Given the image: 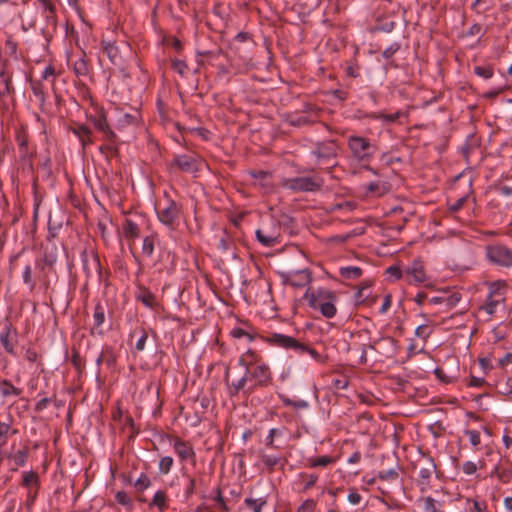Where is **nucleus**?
<instances>
[{
    "instance_id": "1",
    "label": "nucleus",
    "mask_w": 512,
    "mask_h": 512,
    "mask_svg": "<svg viewBox=\"0 0 512 512\" xmlns=\"http://www.w3.org/2000/svg\"><path fill=\"white\" fill-rule=\"evenodd\" d=\"M224 381L228 386L229 395L236 396L241 390L245 393L252 394L258 388H266L273 382L272 372L266 364H257L248 370L237 381H229V370L226 371Z\"/></svg>"
},
{
    "instance_id": "2",
    "label": "nucleus",
    "mask_w": 512,
    "mask_h": 512,
    "mask_svg": "<svg viewBox=\"0 0 512 512\" xmlns=\"http://www.w3.org/2000/svg\"><path fill=\"white\" fill-rule=\"evenodd\" d=\"M303 298L307 300L310 308L319 310L321 315L325 318L331 319L337 313L335 303L338 297L336 292L332 290L326 288H308Z\"/></svg>"
},
{
    "instance_id": "3",
    "label": "nucleus",
    "mask_w": 512,
    "mask_h": 512,
    "mask_svg": "<svg viewBox=\"0 0 512 512\" xmlns=\"http://www.w3.org/2000/svg\"><path fill=\"white\" fill-rule=\"evenodd\" d=\"M182 210V204L171 198L156 206L158 220L170 230H175L179 225Z\"/></svg>"
},
{
    "instance_id": "4",
    "label": "nucleus",
    "mask_w": 512,
    "mask_h": 512,
    "mask_svg": "<svg viewBox=\"0 0 512 512\" xmlns=\"http://www.w3.org/2000/svg\"><path fill=\"white\" fill-rule=\"evenodd\" d=\"M347 145L352 156L359 162L369 163L377 152V145L362 136H349Z\"/></svg>"
},
{
    "instance_id": "5",
    "label": "nucleus",
    "mask_w": 512,
    "mask_h": 512,
    "mask_svg": "<svg viewBox=\"0 0 512 512\" xmlns=\"http://www.w3.org/2000/svg\"><path fill=\"white\" fill-rule=\"evenodd\" d=\"M280 186L294 193L315 192L323 186V179L316 176L283 178Z\"/></svg>"
},
{
    "instance_id": "6",
    "label": "nucleus",
    "mask_w": 512,
    "mask_h": 512,
    "mask_svg": "<svg viewBox=\"0 0 512 512\" xmlns=\"http://www.w3.org/2000/svg\"><path fill=\"white\" fill-rule=\"evenodd\" d=\"M202 158L196 153L176 154L168 163L170 172L195 174L201 169Z\"/></svg>"
},
{
    "instance_id": "7",
    "label": "nucleus",
    "mask_w": 512,
    "mask_h": 512,
    "mask_svg": "<svg viewBox=\"0 0 512 512\" xmlns=\"http://www.w3.org/2000/svg\"><path fill=\"white\" fill-rule=\"evenodd\" d=\"M414 467L415 469L419 468L418 475L420 479L418 484L420 485L421 492L424 493L430 487V479L436 471L437 466L433 457L421 451V457Z\"/></svg>"
},
{
    "instance_id": "8",
    "label": "nucleus",
    "mask_w": 512,
    "mask_h": 512,
    "mask_svg": "<svg viewBox=\"0 0 512 512\" xmlns=\"http://www.w3.org/2000/svg\"><path fill=\"white\" fill-rule=\"evenodd\" d=\"M168 439L181 462L189 461L192 465L196 464V452L190 441L172 435H168Z\"/></svg>"
},
{
    "instance_id": "9",
    "label": "nucleus",
    "mask_w": 512,
    "mask_h": 512,
    "mask_svg": "<svg viewBox=\"0 0 512 512\" xmlns=\"http://www.w3.org/2000/svg\"><path fill=\"white\" fill-rule=\"evenodd\" d=\"M486 257L495 265L502 267L512 266V250L504 245H488L486 247Z\"/></svg>"
},
{
    "instance_id": "10",
    "label": "nucleus",
    "mask_w": 512,
    "mask_h": 512,
    "mask_svg": "<svg viewBox=\"0 0 512 512\" xmlns=\"http://www.w3.org/2000/svg\"><path fill=\"white\" fill-rule=\"evenodd\" d=\"M502 285L499 281L489 284V293L484 304L480 306L481 310H484L488 315L492 316L496 312L497 306L505 300L503 293L501 292Z\"/></svg>"
},
{
    "instance_id": "11",
    "label": "nucleus",
    "mask_w": 512,
    "mask_h": 512,
    "mask_svg": "<svg viewBox=\"0 0 512 512\" xmlns=\"http://www.w3.org/2000/svg\"><path fill=\"white\" fill-rule=\"evenodd\" d=\"M89 121L93 124L94 128L102 134L103 141H112L118 139L116 133L112 130L108 123L107 115L104 109H99L95 115H91Z\"/></svg>"
},
{
    "instance_id": "12",
    "label": "nucleus",
    "mask_w": 512,
    "mask_h": 512,
    "mask_svg": "<svg viewBox=\"0 0 512 512\" xmlns=\"http://www.w3.org/2000/svg\"><path fill=\"white\" fill-rule=\"evenodd\" d=\"M338 149L339 146L337 140L319 141L315 144L314 149L312 150V155H314L318 161L329 162L336 159Z\"/></svg>"
},
{
    "instance_id": "13",
    "label": "nucleus",
    "mask_w": 512,
    "mask_h": 512,
    "mask_svg": "<svg viewBox=\"0 0 512 512\" xmlns=\"http://www.w3.org/2000/svg\"><path fill=\"white\" fill-rule=\"evenodd\" d=\"M263 340L270 345L292 350L295 353H297L299 348H302L299 340L281 333H271L270 335L263 337Z\"/></svg>"
},
{
    "instance_id": "14",
    "label": "nucleus",
    "mask_w": 512,
    "mask_h": 512,
    "mask_svg": "<svg viewBox=\"0 0 512 512\" xmlns=\"http://www.w3.org/2000/svg\"><path fill=\"white\" fill-rule=\"evenodd\" d=\"M386 358H394L398 353V341L391 336L381 337L369 346Z\"/></svg>"
},
{
    "instance_id": "15",
    "label": "nucleus",
    "mask_w": 512,
    "mask_h": 512,
    "mask_svg": "<svg viewBox=\"0 0 512 512\" xmlns=\"http://www.w3.org/2000/svg\"><path fill=\"white\" fill-rule=\"evenodd\" d=\"M183 476L186 477L188 480V484L185 488L186 499H189L192 495L201 492V489H203V493H205L207 483L204 479L203 472H198L196 476H191L183 472Z\"/></svg>"
},
{
    "instance_id": "16",
    "label": "nucleus",
    "mask_w": 512,
    "mask_h": 512,
    "mask_svg": "<svg viewBox=\"0 0 512 512\" xmlns=\"http://www.w3.org/2000/svg\"><path fill=\"white\" fill-rule=\"evenodd\" d=\"M106 321V307L100 302H97L93 311V325L90 327V334L92 336H103L105 330L103 324Z\"/></svg>"
},
{
    "instance_id": "17",
    "label": "nucleus",
    "mask_w": 512,
    "mask_h": 512,
    "mask_svg": "<svg viewBox=\"0 0 512 512\" xmlns=\"http://www.w3.org/2000/svg\"><path fill=\"white\" fill-rule=\"evenodd\" d=\"M404 274L409 284L423 283L426 280L424 264L419 259L414 260L409 266H407Z\"/></svg>"
},
{
    "instance_id": "18",
    "label": "nucleus",
    "mask_w": 512,
    "mask_h": 512,
    "mask_svg": "<svg viewBox=\"0 0 512 512\" xmlns=\"http://www.w3.org/2000/svg\"><path fill=\"white\" fill-rule=\"evenodd\" d=\"M17 341V331L12 329V325L7 323L2 327L0 332V343L4 350L11 354H15L14 343Z\"/></svg>"
},
{
    "instance_id": "19",
    "label": "nucleus",
    "mask_w": 512,
    "mask_h": 512,
    "mask_svg": "<svg viewBox=\"0 0 512 512\" xmlns=\"http://www.w3.org/2000/svg\"><path fill=\"white\" fill-rule=\"evenodd\" d=\"M13 418L9 414L6 420L0 419V448L7 445L10 438L18 434V429L12 426Z\"/></svg>"
},
{
    "instance_id": "20",
    "label": "nucleus",
    "mask_w": 512,
    "mask_h": 512,
    "mask_svg": "<svg viewBox=\"0 0 512 512\" xmlns=\"http://www.w3.org/2000/svg\"><path fill=\"white\" fill-rule=\"evenodd\" d=\"M318 121L319 119L315 118L313 115H307L302 112H295L286 117V122L294 127L310 126Z\"/></svg>"
},
{
    "instance_id": "21",
    "label": "nucleus",
    "mask_w": 512,
    "mask_h": 512,
    "mask_svg": "<svg viewBox=\"0 0 512 512\" xmlns=\"http://www.w3.org/2000/svg\"><path fill=\"white\" fill-rule=\"evenodd\" d=\"M101 48L113 65L118 67L122 66V57L120 55L118 47L114 43L103 40L101 42Z\"/></svg>"
},
{
    "instance_id": "22",
    "label": "nucleus",
    "mask_w": 512,
    "mask_h": 512,
    "mask_svg": "<svg viewBox=\"0 0 512 512\" xmlns=\"http://www.w3.org/2000/svg\"><path fill=\"white\" fill-rule=\"evenodd\" d=\"M71 130L79 138L83 150H85L87 146L94 143L92 138V130L88 126L81 124L73 127Z\"/></svg>"
},
{
    "instance_id": "23",
    "label": "nucleus",
    "mask_w": 512,
    "mask_h": 512,
    "mask_svg": "<svg viewBox=\"0 0 512 512\" xmlns=\"http://www.w3.org/2000/svg\"><path fill=\"white\" fill-rule=\"evenodd\" d=\"M312 281V272L310 269H300L293 271L292 287L302 288Z\"/></svg>"
},
{
    "instance_id": "24",
    "label": "nucleus",
    "mask_w": 512,
    "mask_h": 512,
    "mask_svg": "<svg viewBox=\"0 0 512 512\" xmlns=\"http://www.w3.org/2000/svg\"><path fill=\"white\" fill-rule=\"evenodd\" d=\"M15 140L19 147L20 157L23 159L28 157V155H29V150H28L29 136H28L27 130L24 127H21L20 129H18L16 131Z\"/></svg>"
},
{
    "instance_id": "25",
    "label": "nucleus",
    "mask_w": 512,
    "mask_h": 512,
    "mask_svg": "<svg viewBox=\"0 0 512 512\" xmlns=\"http://www.w3.org/2000/svg\"><path fill=\"white\" fill-rule=\"evenodd\" d=\"M43 6V15L47 24H51L53 27L57 25L56 7L51 0H37Z\"/></svg>"
},
{
    "instance_id": "26",
    "label": "nucleus",
    "mask_w": 512,
    "mask_h": 512,
    "mask_svg": "<svg viewBox=\"0 0 512 512\" xmlns=\"http://www.w3.org/2000/svg\"><path fill=\"white\" fill-rule=\"evenodd\" d=\"M137 300L141 301L146 307L154 309L158 306L156 296L146 287L140 286Z\"/></svg>"
},
{
    "instance_id": "27",
    "label": "nucleus",
    "mask_w": 512,
    "mask_h": 512,
    "mask_svg": "<svg viewBox=\"0 0 512 512\" xmlns=\"http://www.w3.org/2000/svg\"><path fill=\"white\" fill-rule=\"evenodd\" d=\"M390 189L389 183L385 181L371 182L366 186V193L372 196H383Z\"/></svg>"
},
{
    "instance_id": "28",
    "label": "nucleus",
    "mask_w": 512,
    "mask_h": 512,
    "mask_svg": "<svg viewBox=\"0 0 512 512\" xmlns=\"http://www.w3.org/2000/svg\"><path fill=\"white\" fill-rule=\"evenodd\" d=\"M73 70L78 77H86L89 75L91 67L86 59V53L84 51H82V57L74 62Z\"/></svg>"
},
{
    "instance_id": "29",
    "label": "nucleus",
    "mask_w": 512,
    "mask_h": 512,
    "mask_svg": "<svg viewBox=\"0 0 512 512\" xmlns=\"http://www.w3.org/2000/svg\"><path fill=\"white\" fill-rule=\"evenodd\" d=\"M103 142H104V144H102L99 147V151L102 155L105 156V158L107 160L119 155L118 139H113L112 141H103Z\"/></svg>"
},
{
    "instance_id": "30",
    "label": "nucleus",
    "mask_w": 512,
    "mask_h": 512,
    "mask_svg": "<svg viewBox=\"0 0 512 512\" xmlns=\"http://www.w3.org/2000/svg\"><path fill=\"white\" fill-rule=\"evenodd\" d=\"M149 506H155L160 512L165 511L168 508V496L164 490H158L150 502Z\"/></svg>"
},
{
    "instance_id": "31",
    "label": "nucleus",
    "mask_w": 512,
    "mask_h": 512,
    "mask_svg": "<svg viewBox=\"0 0 512 512\" xmlns=\"http://www.w3.org/2000/svg\"><path fill=\"white\" fill-rule=\"evenodd\" d=\"M339 274L344 279L356 280L363 275V270L358 266H345L339 269Z\"/></svg>"
},
{
    "instance_id": "32",
    "label": "nucleus",
    "mask_w": 512,
    "mask_h": 512,
    "mask_svg": "<svg viewBox=\"0 0 512 512\" xmlns=\"http://www.w3.org/2000/svg\"><path fill=\"white\" fill-rule=\"evenodd\" d=\"M255 234L257 240L266 247H272L278 243L277 235L273 233H266L263 229H257Z\"/></svg>"
},
{
    "instance_id": "33",
    "label": "nucleus",
    "mask_w": 512,
    "mask_h": 512,
    "mask_svg": "<svg viewBox=\"0 0 512 512\" xmlns=\"http://www.w3.org/2000/svg\"><path fill=\"white\" fill-rule=\"evenodd\" d=\"M0 393L3 397L20 396L22 390L14 386L9 380L3 379L0 381Z\"/></svg>"
},
{
    "instance_id": "34",
    "label": "nucleus",
    "mask_w": 512,
    "mask_h": 512,
    "mask_svg": "<svg viewBox=\"0 0 512 512\" xmlns=\"http://www.w3.org/2000/svg\"><path fill=\"white\" fill-rule=\"evenodd\" d=\"M259 457L269 472H272L281 461V457L270 455L262 449L259 451Z\"/></svg>"
},
{
    "instance_id": "35",
    "label": "nucleus",
    "mask_w": 512,
    "mask_h": 512,
    "mask_svg": "<svg viewBox=\"0 0 512 512\" xmlns=\"http://www.w3.org/2000/svg\"><path fill=\"white\" fill-rule=\"evenodd\" d=\"M301 347L297 351V354L303 355V354H309L316 362L318 363H325L327 357L322 356L316 349H314L312 346L301 342Z\"/></svg>"
},
{
    "instance_id": "36",
    "label": "nucleus",
    "mask_w": 512,
    "mask_h": 512,
    "mask_svg": "<svg viewBox=\"0 0 512 512\" xmlns=\"http://www.w3.org/2000/svg\"><path fill=\"white\" fill-rule=\"evenodd\" d=\"M123 232L126 238L135 239L139 237V227L131 219H126L123 224Z\"/></svg>"
},
{
    "instance_id": "37",
    "label": "nucleus",
    "mask_w": 512,
    "mask_h": 512,
    "mask_svg": "<svg viewBox=\"0 0 512 512\" xmlns=\"http://www.w3.org/2000/svg\"><path fill=\"white\" fill-rule=\"evenodd\" d=\"M40 483L39 475L35 471L24 472L21 485L25 488L37 486Z\"/></svg>"
},
{
    "instance_id": "38",
    "label": "nucleus",
    "mask_w": 512,
    "mask_h": 512,
    "mask_svg": "<svg viewBox=\"0 0 512 512\" xmlns=\"http://www.w3.org/2000/svg\"><path fill=\"white\" fill-rule=\"evenodd\" d=\"M354 298L356 305L370 304L376 301V297L370 298V291H365V288H358Z\"/></svg>"
},
{
    "instance_id": "39",
    "label": "nucleus",
    "mask_w": 512,
    "mask_h": 512,
    "mask_svg": "<svg viewBox=\"0 0 512 512\" xmlns=\"http://www.w3.org/2000/svg\"><path fill=\"white\" fill-rule=\"evenodd\" d=\"M71 363L75 370L81 374L85 369V361L81 358L78 349L72 347L71 349Z\"/></svg>"
},
{
    "instance_id": "40",
    "label": "nucleus",
    "mask_w": 512,
    "mask_h": 512,
    "mask_svg": "<svg viewBox=\"0 0 512 512\" xmlns=\"http://www.w3.org/2000/svg\"><path fill=\"white\" fill-rule=\"evenodd\" d=\"M335 462V459L331 456L324 455L319 456L316 458L309 459L308 467L315 468V467H326L330 464H333Z\"/></svg>"
},
{
    "instance_id": "41",
    "label": "nucleus",
    "mask_w": 512,
    "mask_h": 512,
    "mask_svg": "<svg viewBox=\"0 0 512 512\" xmlns=\"http://www.w3.org/2000/svg\"><path fill=\"white\" fill-rule=\"evenodd\" d=\"M266 503H267V501L265 498H258V499L245 498V500H244V504H245L246 508L252 510L253 512H261L263 506H265Z\"/></svg>"
},
{
    "instance_id": "42",
    "label": "nucleus",
    "mask_w": 512,
    "mask_h": 512,
    "mask_svg": "<svg viewBox=\"0 0 512 512\" xmlns=\"http://www.w3.org/2000/svg\"><path fill=\"white\" fill-rule=\"evenodd\" d=\"M401 112L400 111H397L395 113H392V114H385V113H371L368 115V117L370 119H374V120H383V121H386V122H389V123H394L396 122L400 116H401Z\"/></svg>"
},
{
    "instance_id": "43",
    "label": "nucleus",
    "mask_w": 512,
    "mask_h": 512,
    "mask_svg": "<svg viewBox=\"0 0 512 512\" xmlns=\"http://www.w3.org/2000/svg\"><path fill=\"white\" fill-rule=\"evenodd\" d=\"M462 296L459 292L449 293L444 291V305L447 309L455 307L461 300Z\"/></svg>"
},
{
    "instance_id": "44",
    "label": "nucleus",
    "mask_w": 512,
    "mask_h": 512,
    "mask_svg": "<svg viewBox=\"0 0 512 512\" xmlns=\"http://www.w3.org/2000/svg\"><path fill=\"white\" fill-rule=\"evenodd\" d=\"M418 502L423 503L425 512H443L437 508V501L431 496L420 497Z\"/></svg>"
},
{
    "instance_id": "45",
    "label": "nucleus",
    "mask_w": 512,
    "mask_h": 512,
    "mask_svg": "<svg viewBox=\"0 0 512 512\" xmlns=\"http://www.w3.org/2000/svg\"><path fill=\"white\" fill-rule=\"evenodd\" d=\"M115 500L118 504L127 508L131 511L133 509V500L125 491H118L115 494Z\"/></svg>"
},
{
    "instance_id": "46",
    "label": "nucleus",
    "mask_w": 512,
    "mask_h": 512,
    "mask_svg": "<svg viewBox=\"0 0 512 512\" xmlns=\"http://www.w3.org/2000/svg\"><path fill=\"white\" fill-rule=\"evenodd\" d=\"M377 478L381 481H395L399 478V472L397 468H391L388 470H382L377 473Z\"/></svg>"
},
{
    "instance_id": "47",
    "label": "nucleus",
    "mask_w": 512,
    "mask_h": 512,
    "mask_svg": "<svg viewBox=\"0 0 512 512\" xmlns=\"http://www.w3.org/2000/svg\"><path fill=\"white\" fill-rule=\"evenodd\" d=\"M174 464V460L171 456H164L160 459L158 469L159 473L162 475H167L170 473Z\"/></svg>"
},
{
    "instance_id": "48",
    "label": "nucleus",
    "mask_w": 512,
    "mask_h": 512,
    "mask_svg": "<svg viewBox=\"0 0 512 512\" xmlns=\"http://www.w3.org/2000/svg\"><path fill=\"white\" fill-rule=\"evenodd\" d=\"M102 351L105 356V364L110 368L114 367L117 363V356L114 352V348L107 345Z\"/></svg>"
},
{
    "instance_id": "49",
    "label": "nucleus",
    "mask_w": 512,
    "mask_h": 512,
    "mask_svg": "<svg viewBox=\"0 0 512 512\" xmlns=\"http://www.w3.org/2000/svg\"><path fill=\"white\" fill-rule=\"evenodd\" d=\"M152 482L147 474L141 473L138 479L134 483V487L137 491L143 492L151 486Z\"/></svg>"
},
{
    "instance_id": "50",
    "label": "nucleus",
    "mask_w": 512,
    "mask_h": 512,
    "mask_svg": "<svg viewBox=\"0 0 512 512\" xmlns=\"http://www.w3.org/2000/svg\"><path fill=\"white\" fill-rule=\"evenodd\" d=\"M282 431L278 428H272L269 430L268 435L265 438V446L267 448L276 449L278 448L277 445H275V437L281 436Z\"/></svg>"
},
{
    "instance_id": "51",
    "label": "nucleus",
    "mask_w": 512,
    "mask_h": 512,
    "mask_svg": "<svg viewBox=\"0 0 512 512\" xmlns=\"http://www.w3.org/2000/svg\"><path fill=\"white\" fill-rule=\"evenodd\" d=\"M233 246V241L226 231H223L222 236L220 237L217 248L221 251H228Z\"/></svg>"
},
{
    "instance_id": "52",
    "label": "nucleus",
    "mask_w": 512,
    "mask_h": 512,
    "mask_svg": "<svg viewBox=\"0 0 512 512\" xmlns=\"http://www.w3.org/2000/svg\"><path fill=\"white\" fill-rule=\"evenodd\" d=\"M474 73L481 78L490 79L494 74V70L493 67L490 65L475 66Z\"/></svg>"
},
{
    "instance_id": "53",
    "label": "nucleus",
    "mask_w": 512,
    "mask_h": 512,
    "mask_svg": "<svg viewBox=\"0 0 512 512\" xmlns=\"http://www.w3.org/2000/svg\"><path fill=\"white\" fill-rule=\"evenodd\" d=\"M284 406L293 407L295 409H305L308 407V402L305 400H292L287 397H281Z\"/></svg>"
},
{
    "instance_id": "54",
    "label": "nucleus",
    "mask_w": 512,
    "mask_h": 512,
    "mask_svg": "<svg viewBox=\"0 0 512 512\" xmlns=\"http://www.w3.org/2000/svg\"><path fill=\"white\" fill-rule=\"evenodd\" d=\"M14 92V88L12 86V77H6L0 83V96L4 97L6 95H10Z\"/></svg>"
},
{
    "instance_id": "55",
    "label": "nucleus",
    "mask_w": 512,
    "mask_h": 512,
    "mask_svg": "<svg viewBox=\"0 0 512 512\" xmlns=\"http://www.w3.org/2000/svg\"><path fill=\"white\" fill-rule=\"evenodd\" d=\"M214 501L217 504V508L219 510H221L222 512H229L230 511V509L227 506L226 501H225V499H224V497L222 495V491H221L220 487H218L216 489V494H215V497H214Z\"/></svg>"
},
{
    "instance_id": "56",
    "label": "nucleus",
    "mask_w": 512,
    "mask_h": 512,
    "mask_svg": "<svg viewBox=\"0 0 512 512\" xmlns=\"http://www.w3.org/2000/svg\"><path fill=\"white\" fill-rule=\"evenodd\" d=\"M299 477L303 478V479H306V482L303 486V491H308L309 489H311L312 487L315 486L317 480H318V475L316 474H306V473H300L299 474Z\"/></svg>"
},
{
    "instance_id": "57",
    "label": "nucleus",
    "mask_w": 512,
    "mask_h": 512,
    "mask_svg": "<svg viewBox=\"0 0 512 512\" xmlns=\"http://www.w3.org/2000/svg\"><path fill=\"white\" fill-rule=\"evenodd\" d=\"M22 279L23 282L29 286L30 291H33L35 288V282L32 279V268L30 265L25 266Z\"/></svg>"
},
{
    "instance_id": "58",
    "label": "nucleus",
    "mask_w": 512,
    "mask_h": 512,
    "mask_svg": "<svg viewBox=\"0 0 512 512\" xmlns=\"http://www.w3.org/2000/svg\"><path fill=\"white\" fill-rule=\"evenodd\" d=\"M5 47L10 56L14 57L15 59L18 58V55H17L18 44L13 39L12 36L7 37V39L5 41Z\"/></svg>"
},
{
    "instance_id": "59",
    "label": "nucleus",
    "mask_w": 512,
    "mask_h": 512,
    "mask_svg": "<svg viewBox=\"0 0 512 512\" xmlns=\"http://www.w3.org/2000/svg\"><path fill=\"white\" fill-rule=\"evenodd\" d=\"M302 113H305L307 115H313L315 118L319 119L320 114L322 112V109L317 107L314 104L311 103H305L303 105V108L301 110Z\"/></svg>"
},
{
    "instance_id": "60",
    "label": "nucleus",
    "mask_w": 512,
    "mask_h": 512,
    "mask_svg": "<svg viewBox=\"0 0 512 512\" xmlns=\"http://www.w3.org/2000/svg\"><path fill=\"white\" fill-rule=\"evenodd\" d=\"M245 353L247 355L248 360L251 361V367H254L257 364L265 363L263 361L262 356L259 353H257L256 351H254L252 349H248Z\"/></svg>"
},
{
    "instance_id": "61",
    "label": "nucleus",
    "mask_w": 512,
    "mask_h": 512,
    "mask_svg": "<svg viewBox=\"0 0 512 512\" xmlns=\"http://www.w3.org/2000/svg\"><path fill=\"white\" fill-rule=\"evenodd\" d=\"M137 124V116L132 114H124L119 120L118 125L119 127H125L128 125H136Z\"/></svg>"
},
{
    "instance_id": "62",
    "label": "nucleus",
    "mask_w": 512,
    "mask_h": 512,
    "mask_svg": "<svg viewBox=\"0 0 512 512\" xmlns=\"http://www.w3.org/2000/svg\"><path fill=\"white\" fill-rule=\"evenodd\" d=\"M171 67L174 71L179 73L181 76H184L186 73V70L188 69V66L185 61L175 59L171 63Z\"/></svg>"
},
{
    "instance_id": "63",
    "label": "nucleus",
    "mask_w": 512,
    "mask_h": 512,
    "mask_svg": "<svg viewBox=\"0 0 512 512\" xmlns=\"http://www.w3.org/2000/svg\"><path fill=\"white\" fill-rule=\"evenodd\" d=\"M142 252L146 256H151L154 252V240L151 237H145L142 245Z\"/></svg>"
},
{
    "instance_id": "64",
    "label": "nucleus",
    "mask_w": 512,
    "mask_h": 512,
    "mask_svg": "<svg viewBox=\"0 0 512 512\" xmlns=\"http://www.w3.org/2000/svg\"><path fill=\"white\" fill-rule=\"evenodd\" d=\"M316 508V501L313 499H306L297 509V512H314Z\"/></svg>"
}]
</instances>
